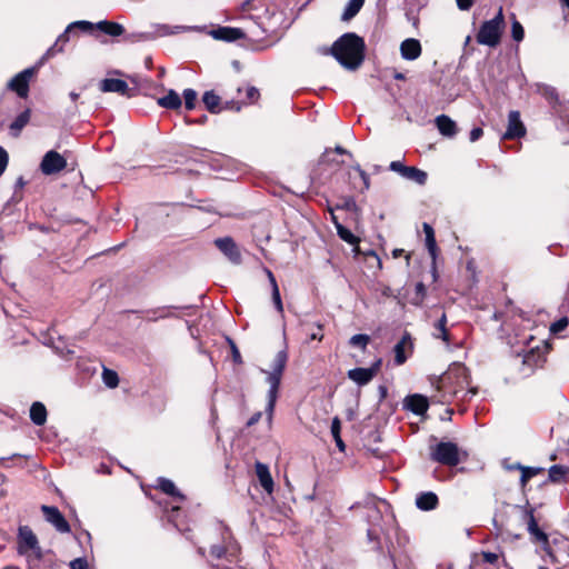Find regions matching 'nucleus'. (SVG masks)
<instances>
[{"mask_svg":"<svg viewBox=\"0 0 569 569\" xmlns=\"http://www.w3.org/2000/svg\"><path fill=\"white\" fill-rule=\"evenodd\" d=\"M342 67L357 70L366 57V42L355 32L339 37L328 51Z\"/></svg>","mask_w":569,"mask_h":569,"instance_id":"1","label":"nucleus"},{"mask_svg":"<svg viewBox=\"0 0 569 569\" xmlns=\"http://www.w3.org/2000/svg\"><path fill=\"white\" fill-rule=\"evenodd\" d=\"M289 356L287 348L280 350L274 356L272 361L271 371L267 376V382L270 385V389L268 391V403L266 411L271 419L274 406L278 399L279 388L281 385V379L287 367Z\"/></svg>","mask_w":569,"mask_h":569,"instance_id":"2","label":"nucleus"},{"mask_svg":"<svg viewBox=\"0 0 569 569\" xmlns=\"http://www.w3.org/2000/svg\"><path fill=\"white\" fill-rule=\"evenodd\" d=\"M506 27L505 16L502 8L500 7L497 14L487 21H483L480 26L476 40L479 44L496 48L500 41Z\"/></svg>","mask_w":569,"mask_h":569,"instance_id":"3","label":"nucleus"},{"mask_svg":"<svg viewBox=\"0 0 569 569\" xmlns=\"http://www.w3.org/2000/svg\"><path fill=\"white\" fill-rule=\"evenodd\" d=\"M469 383L468 369L462 365H458L450 368L442 377H440L437 390L443 391L451 397H456L458 392L463 390L469 386Z\"/></svg>","mask_w":569,"mask_h":569,"instance_id":"4","label":"nucleus"},{"mask_svg":"<svg viewBox=\"0 0 569 569\" xmlns=\"http://www.w3.org/2000/svg\"><path fill=\"white\" fill-rule=\"evenodd\" d=\"M92 27V22L84 20L70 23L66 30L57 38L56 42L40 58V64H43L47 60L53 58L56 54L63 52L64 44L70 41L71 36L76 34L78 30L91 33Z\"/></svg>","mask_w":569,"mask_h":569,"instance_id":"5","label":"nucleus"},{"mask_svg":"<svg viewBox=\"0 0 569 569\" xmlns=\"http://www.w3.org/2000/svg\"><path fill=\"white\" fill-rule=\"evenodd\" d=\"M430 459L447 467H456L461 462V451L457 443L440 441L430 447Z\"/></svg>","mask_w":569,"mask_h":569,"instance_id":"6","label":"nucleus"},{"mask_svg":"<svg viewBox=\"0 0 569 569\" xmlns=\"http://www.w3.org/2000/svg\"><path fill=\"white\" fill-rule=\"evenodd\" d=\"M543 550L546 552V561L558 567L569 566V539H555L552 543L548 541V545H545Z\"/></svg>","mask_w":569,"mask_h":569,"instance_id":"7","label":"nucleus"},{"mask_svg":"<svg viewBox=\"0 0 569 569\" xmlns=\"http://www.w3.org/2000/svg\"><path fill=\"white\" fill-rule=\"evenodd\" d=\"M40 60L32 67L17 73L7 84V88L18 94V97L26 99L30 90V80L39 72Z\"/></svg>","mask_w":569,"mask_h":569,"instance_id":"8","label":"nucleus"},{"mask_svg":"<svg viewBox=\"0 0 569 569\" xmlns=\"http://www.w3.org/2000/svg\"><path fill=\"white\" fill-rule=\"evenodd\" d=\"M547 345L530 347L523 350L522 366L526 375L533 372L537 368H541L546 362Z\"/></svg>","mask_w":569,"mask_h":569,"instance_id":"9","label":"nucleus"},{"mask_svg":"<svg viewBox=\"0 0 569 569\" xmlns=\"http://www.w3.org/2000/svg\"><path fill=\"white\" fill-rule=\"evenodd\" d=\"M210 558L213 566L218 569H226L228 565L236 561L237 555L234 548H229L224 545H213L209 550Z\"/></svg>","mask_w":569,"mask_h":569,"instance_id":"10","label":"nucleus"},{"mask_svg":"<svg viewBox=\"0 0 569 569\" xmlns=\"http://www.w3.org/2000/svg\"><path fill=\"white\" fill-rule=\"evenodd\" d=\"M67 168L66 158L56 150L48 151L40 163V170L46 176L56 174Z\"/></svg>","mask_w":569,"mask_h":569,"instance_id":"11","label":"nucleus"},{"mask_svg":"<svg viewBox=\"0 0 569 569\" xmlns=\"http://www.w3.org/2000/svg\"><path fill=\"white\" fill-rule=\"evenodd\" d=\"M382 359H377L369 368L358 367L348 371V378L359 386L368 385L380 371Z\"/></svg>","mask_w":569,"mask_h":569,"instance_id":"12","label":"nucleus"},{"mask_svg":"<svg viewBox=\"0 0 569 569\" xmlns=\"http://www.w3.org/2000/svg\"><path fill=\"white\" fill-rule=\"evenodd\" d=\"M39 540L29 526L18 528L17 551L19 555H28L30 549L37 548Z\"/></svg>","mask_w":569,"mask_h":569,"instance_id":"13","label":"nucleus"},{"mask_svg":"<svg viewBox=\"0 0 569 569\" xmlns=\"http://www.w3.org/2000/svg\"><path fill=\"white\" fill-rule=\"evenodd\" d=\"M41 511L46 520L50 522L59 532L68 533L71 531L69 522L57 507L43 505L41 507Z\"/></svg>","mask_w":569,"mask_h":569,"instance_id":"14","label":"nucleus"},{"mask_svg":"<svg viewBox=\"0 0 569 569\" xmlns=\"http://www.w3.org/2000/svg\"><path fill=\"white\" fill-rule=\"evenodd\" d=\"M526 127L520 119V112L512 110L508 114V127L502 136L505 140L522 138L526 134Z\"/></svg>","mask_w":569,"mask_h":569,"instance_id":"15","label":"nucleus"},{"mask_svg":"<svg viewBox=\"0 0 569 569\" xmlns=\"http://www.w3.org/2000/svg\"><path fill=\"white\" fill-rule=\"evenodd\" d=\"M99 88L102 92H116L121 96L132 98L136 89L130 88L124 80L107 78L100 81Z\"/></svg>","mask_w":569,"mask_h":569,"instance_id":"16","label":"nucleus"},{"mask_svg":"<svg viewBox=\"0 0 569 569\" xmlns=\"http://www.w3.org/2000/svg\"><path fill=\"white\" fill-rule=\"evenodd\" d=\"M413 352V341L409 332H405L401 339L393 347L395 363L403 365Z\"/></svg>","mask_w":569,"mask_h":569,"instance_id":"17","label":"nucleus"},{"mask_svg":"<svg viewBox=\"0 0 569 569\" xmlns=\"http://www.w3.org/2000/svg\"><path fill=\"white\" fill-rule=\"evenodd\" d=\"M214 244L232 263L241 262V252L231 237L218 238Z\"/></svg>","mask_w":569,"mask_h":569,"instance_id":"18","label":"nucleus"},{"mask_svg":"<svg viewBox=\"0 0 569 569\" xmlns=\"http://www.w3.org/2000/svg\"><path fill=\"white\" fill-rule=\"evenodd\" d=\"M405 408L417 416H423L429 409V400L420 393L409 395L405 399Z\"/></svg>","mask_w":569,"mask_h":569,"instance_id":"19","label":"nucleus"},{"mask_svg":"<svg viewBox=\"0 0 569 569\" xmlns=\"http://www.w3.org/2000/svg\"><path fill=\"white\" fill-rule=\"evenodd\" d=\"M422 229L426 234V247L429 251V254L432 259V271H433V278H437V268H436V259L439 252V248L437 246L436 236L433 228L427 223H422Z\"/></svg>","mask_w":569,"mask_h":569,"instance_id":"20","label":"nucleus"},{"mask_svg":"<svg viewBox=\"0 0 569 569\" xmlns=\"http://www.w3.org/2000/svg\"><path fill=\"white\" fill-rule=\"evenodd\" d=\"M211 36L217 40L227 42H232L246 38L242 29L233 27H218L211 31Z\"/></svg>","mask_w":569,"mask_h":569,"instance_id":"21","label":"nucleus"},{"mask_svg":"<svg viewBox=\"0 0 569 569\" xmlns=\"http://www.w3.org/2000/svg\"><path fill=\"white\" fill-rule=\"evenodd\" d=\"M422 48L419 40L409 38L401 42L400 53L406 60H416L421 56Z\"/></svg>","mask_w":569,"mask_h":569,"instance_id":"22","label":"nucleus"},{"mask_svg":"<svg viewBox=\"0 0 569 569\" xmlns=\"http://www.w3.org/2000/svg\"><path fill=\"white\" fill-rule=\"evenodd\" d=\"M92 26H93L92 31L99 30V31L103 32L104 34L113 37V38L120 37L122 34H124V32H126V29L122 24L114 22V21H109V20H102L97 23H92Z\"/></svg>","mask_w":569,"mask_h":569,"instance_id":"23","label":"nucleus"},{"mask_svg":"<svg viewBox=\"0 0 569 569\" xmlns=\"http://www.w3.org/2000/svg\"><path fill=\"white\" fill-rule=\"evenodd\" d=\"M416 506L422 511H431L439 506V498L432 491L420 492L416 497Z\"/></svg>","mask_w":569,"mask_h":569,"instance_id":"24","label":"nucleus"},{"mask_svg":"<svg viewBox=\"0 0 569 569\" xmlns=\"http://www.w3.org/2000/svg\"><path fill=\"white\" fill-rule=\"evenodd\" d=\"M535 510L529 508L526 510V519L528 525V531L535 537V540L548 545V536L539 528L538 522L533 515Z\"/></svg>","mask_w":569,"mask_h":569,"instance_id":"25","label":"nucleus"},{"mask_svg":"<svg viewBox=\"0 0 569 569\" xmlns=\"http://www.w3.org/2000/svg\"><path fill=\"white\" fill-rule=\"evenodd\" d=\"M154 488L166 493L167 496L172 497L176 500H186V496L177 489L176 485L170 479L159 477L157 479V485L154 486Z\"/></svg>","mask_w":569,"mask_h":569,"instance_id":"26","label":"nucleus"},{"mask_svg":"<svg viewBox=\"0 0 569 569\" xmlns=\"http://www.w3.org/2000/svg\"><path fill=\"white\" fill-rule=\"evenodd\" d=\"M439 132L448 138H452L458 132L457 123L447 114H440L435 120Z\"/></svg>","mask_w":569,"mask_h":569,"instance_id":"27","label":"nucleus"},{"mask_svg":"<svg viewBox=\"0 0 569 569\" xmlns=\"http://www.w3.org/2000/svg\"><path fill=\"white\" fill-rule=\"evenodd\" d=\"M256 475L259 479L261 487L271 493L273 490V480L267 465L257 461L256 462Z\"/></svg>","mask_w":569,"mask_h":569,"instance_id":"28","label":"nucleus"},{"mask_svg":"<svg viewBox=\"0 0 569 569\" xmlns=\"http://www.w3.org/2000/svg\"><path fill=\"white\" fill-rule=\"evenodd\" d=\"M202 102L204 103L206 109L212 114H218L222 111L221 97L213 90H209L203 93Z\"/></svg>","mask_w":569,"mask_h":569,"instance_id":"29","label":"nucleus"},{"mask_svg":"<svg viewBox=\"0 0 569 569\" xmlns=\"http://www.w3.org/2000/svg\"><path fill=\"white\" fill-rule=\"evenodd\" d=\"M157 102L160 107L169 110H178L182 104L180 96L173 89H170L167 96L159 98Z\"/></svg>","mask_w":569,"mask_h":569,"instance_id":"30","label":"nucleus"},{"mask_svg":"<svg viewBox=\"0 0 569 569\" xmlns=\"http://www.w3.org/2000/svg\"><path fill=\"white\" fill-rule=\"evenodd\" d=\"M433 336L438 339H441L443 342L449 345L451 342V336L447 328V315L442 312L441 317L433 325Z\"/></svg>","mask_w":569,"mask_h":569,"instance_id":"31","label":"nucleus"},{"mask_svg":"<svg viewBox=\"0 0 569 569\" xmlns=\"http://www.w3.org/2000/svg\"><path fill=\"white\" fill-rule=\"evenodd\" d=\"M47 409L42 402L36 401L30 408V419L36 426H43L47 421Z\"/></svg>","mask_w":569,"mask_h":569,"instance_id":"32","label":"nucleus"},{"mask_svg":"<svg viewBox=\"0 0 569 569\" xmlns=\"http://www.w3.org/2000/svg\"><path fill=\"white\" fill-rule=\"evenodd\" d=\"M31 117V110L26 109L11 122L10 130L14 137H18L21 130L29 123Z\"/></svg>","mask_w":569,"mask_h":569,"instance_id":"33","label":"nucleus"},{"mask_svg":"<svg viewBox=\"0 0 569 569\" xmlns=\"http://www.w3.org/2000/svg\"><path fill=\"white\" fill-rule=\"evenodd\" d=\"M330 431L340 452H346V443L341 438V420L338 416L332 418Z\"/></svg>","mask_w":569,"mask_h":569,"instance_id":"34","label":"nucleus"},{"mask_svg":"<svg viewBox=\"0 0 569 569\" xmlns=\"http://www.w3.org/2000/svg\"><path fill=\"white\" fill-rule=\"evenodd\" d=\"M365 1L366 0H349L341 14V20L350 21L351 19H353L363 7Z\"/></svg>","mask_w":569,"mask_h":569,"instance_id":"35","label":"nucleus"},{"mask_svg":"<svg viewBox=\"0 0 569 569\" xmlns=\"http://www.w3.org/2000/svg\"><path fill=\"white\" fill-rule=\"evenodd\" d=\"M403 178L415 181L416 183L423 186L427 182L428 174L426 171L417 167H408Z\"/></svg>","mask_w":569,"mask_h":569,"instance_id":"36","label":"nucleus"},{"mask_svg":"<svg viewBox=\"0 0 569 569\" xmlns=\"http://www.w3.org/2000/svg\"><path fill=\"white\" fill-rule=\"evenodd\" d=\"M27 557V562L30 569H36L39 567V563L44 558V551L40 547V545H37V548L30 549L28 555H24Z\"/></svg>","mask_w":569,"mask_h":569,"instance_id":"37","label":"nucleus"},{"mask_svg":"<svg viewBox=\"0 0 569 569\" xmlns=\"http://www.w3.org/2000/svg\"><path fill=\"white\" fill-rule=\"evenodd\" d=\"M543 472H545V468L525 466V468L521 471V476H520L521 489L526 490V487H527L528 482L530 481V479H532L533 477H536L540 473H543Z\"/></svg>","mask_w":569,"mask_h":569,"instance_id":"38","label":"nucleus"},{"mask_svg":"<svg viewBox=\"0 0 569 569\" xmlns=\"http://www.w3.org/2000/svg\"><path fill=\"white\" fill-rule=\"evenodd\" d=\"M568 473L569 468L560 465H553L548 470L549 480L551 482H561Z\"/></svg>","mask_w":569,"mask_h":569,"instance_id":"39","label":"nucleus"},{"mask_svg":"<svg viewBox=\"0 0 569 569\" xmlns=\"http://www.w3.org/2000/svg\"><path fill=\"white\" fill-rule=\"evenodd\" d=\"M102 380L109 388H116L119 385V376L114 370L104 368L102 371Z\"/></svg>","mask_w":569,"mask_h":569,"instance_id":"40","label":"nucleus"},{"mask_svg":"<svg viewBox=\"0 0 569 569\" xmlns=\"http://www.w3.org/2000/svg\"><path fill=\"white\" fill-rule=\"evenodd\" d=\"M337 231L339 237L349 244H357L359 242V238L355 236L348 228L342 224H337Z\"/></svg>","mask_w":569,"mask_h":569,"instance_id":"41","label":"nucleus"},{"mask_svg":"<svg viewBox=\"0 0 569 569\" xmlns=\"http://www.w3.org/2000/svg\"><path fill=\"white\" fill-rule=\"evenodd\" d=\"M183 99H184V107L187 110H193L196 108L198 93L193 89H184L183 90Z\"/></svg>","mask_w":569,"mask_h":569,"instance_id":"42","label":"nucleus"},{"mask_svg":"<svg viewBox=\"0 0 569 569\" xmlns=\"http://www.w3.org/2000/svg\"><path fill=\"white\" fill-rule=\"evenodd\" d=\"M511 37L515 41L520 42L525 38V29L522 24L513 17L511 23Z\"/></svg>","mask_w":569,"mask_h":569,"instance_id":"43","label":"nucleus"},{"mask_svg":"<svg viewBox=\"0 0 569 569\" xmlns=\"http://www.w3.org/2000/svg\"><path fill=\"white\" fill-rule=\"evenodd\" d=\"M370 342V337L365 333H358L350 338L349 343L353 347H359L362 350L366 349L367 345Z\"/></svg>","mask_w":569,"mask_h":569,"instance_id":"44","label":"nucleus"},{"mask_svg":"<svg viewBox=\"0 0 569 569\" xmlns=\"http://www.w3.org/2000/svg\"><path fill=\"white\" fill-rule=\"evenodd\" d=\"M416 297L413 298L412 303L416 306H420L426 298L427 288L422 282H418L415 287Z\"/></svg>","mask_w":569,"mask_h":569,"instance_id":"45","label":"nucleus"},{"mask_svg":"<svg viewBox=\"0 0 569 569\" xmlns=\"http://www.w3.org/2000/svg\"><path fill=\"white\" fill-rule=\"evenodd\" d=\"M246 98H247L246 100L241 101V102H243V106L254 103L259 100L260 92L256 87L250 86L246 90Z\"/></svg>","mask_w":569,"mask_h":569,"instance_id":"46","label":"nucleus"},{"mask_svg":"<svg viewBox=\"0 0 569 569\" xmlns=\"http://www.w3.org/2000/svg\"><path fill=\"white\" fill-rule=\"evenodd\" d=\"M569 325V320L567 317H561L550 326V332L552 335H558L562 332Z\"/></svg>","mask_w":569,"mask_h":569,"instance_id":"47","label":"nucleus"},{"mask_svg":"<svg viewBox=\"0 0 569 569\" xmlns=\"http://www.w3.org/2000/svg\"><path fill=\"white\" fill-rule=\"evenodd\" d=\"M352 169L358 173L359 178L361 179L362 186L360 187V191L368 190L370 187V178L368 173L361 169L359 164L353 166Z\"/></svg>","mask_w":569,"mask_h":569,"instance_id":"48","label":"nucleus"},{"mask_svg":"<svg viewBox=\"0 0 569 569\" xmlns=\"http://www.w3.org/2000/svg\"><path fill=\"white\" fill-rule=\"evenodd\" d=\"M542 96L548 100L550 103H557L559 100L558 92L552 87H546L542 90Z\"/></svg>","mask_w":569,"mask_h":569,"instance_id":"49","label":"nucleus"},{"mask_svg":"<svg viewBox=\"0 0 569 569\" xmlns=\"http://www.w3.org/2000/svg\"><path fill=\"white\" fill-rule=\"evenodd\" d=\"M357 208V203L352 197H347L342 199L341 203L336 206V209H342L347 211H352Z\"/></svg>","mask_w":569,"mask_h":569,"instance_id":"50","label":"nucleus"},{"mask_svg":"<svg viewBox=\"0 0 569 569\" xmlns=\"http://www.w3.org/2000/svg\"><path fill=\"white\" fill-rule=\"evenodd\" d=\"M272 301L276 306V309L282 313L283 312V305H282V300H281V296H280V291H279V287L278 284H274V289L272 290Z\"/></svg>","mask_w":569,"mask_h":569,"instance_id":"51","label":"nucleus"},{"mask_svg":"<svg viewBox=\"0 0 569 569\" xmlns=\"http://www.w3.org/2000/svg\"><path fill=\"white\" fill-rule=\"evenodd\" d=\"M243 106V102L239 100H228L224 103H221L222 110H233L239 112Z\"/></svg>","mask_w":569,"mask_h":569,"instance_id":"52","label":"nucleus"},{"mask_svg":"<svg viewBox=\"0 0 569 569\" xmlns=\"http://www.w3.org/2000/svg\"><path fill=\"white\" fill-rule=\"evenodd\" d=\"M9 162V154L3 147L0 146V177L6 171Z\"/></svg>","mask_w":569,"mask_h":569,"instance_id":"53","label":"nucleus"},{"mask_svg":"<svg viewBox=\"0 0 569 569\" xmlns=\"http://www.w3.org/2000/svg\"><path fill=\"white\" fill-rule=\"evenodd\" d=\"M317 330L309 333L308 341L318 340L322 341L323 339V325L317 323Z\"/></svg>","mask_w":569,"mask_h":569,"instance_id":"54","label":"nucleus"},{"mask_svg":"<svg viewBox=\"0 0 569 569\" xmlns=\"http://www.w3.org/2000/svg\"><path fill=\"white\" fill-rule=\"evenodd\" d=\"M71 569H90L86 558H76L70 562Z\"/></svg>","mask_w":569,"mask_h":569,"instance_id":"55","label":"nucleus"},{"mask_svg":"<svg viewBox=\"0 0 569 569\" xmlns=\"http://www.w3.org/2000/svg\"><path fill=\"white\" fill-rule=\"evenodd\" d=\"M408 166H405L402 162L400 161H392L389 166V169L391 171H395L397 173H399L400 176H405L406 173V170H407Z\"/></svg>","mask_w":569,"mask_h":569,"instance_id":"56","label":"nucleus"},{"mask_svg":"<svg viewBox=\"0 0 569 569\" xmlns=\"http://www.w3.org/2000/svg\"><path fill=\"white\" fill-rule=\"evenodd\" d=\"M456 2H457V7L459 8V10L468 11L472 8L476 0H456Z\"/></svg>","mask_w":569,"mask_h":569,"instance_id":"57","label":"nucleus"},{"mask_svg":"<svg viewBox=\"0 0 569 569\" xmlns=\"http://www.w3.org/2000/svg\"><path fill=\"white\" fill-rule=\"evenodd\" d=\"M367 536H368V539H369L370 541H373V542H375V545H376V546H375V548H376L377 550H381V543H380L379 537H378V535L375 532V530L369 529V530L367 531Z\"/></svg>","mask_w":569,"mask_h":569,"instance_id":"58","label":"nucleus"},{"mask_svg":"<svg viewBox=\"0 0 569 569\" xmlns=\"http://www.w3.org/2000/svg\"><path fill=\"white\" fill-rule=\"evenodd\" d=\"M483 136V130L480 127H476L470 131L469 139L471 142H476Z\"/></svg>","mask_w":569,"mask_h":569,"instance_id":"59","label":"nucleus"},{"mask_svg":"<svg viewBox=\"0 0 569 569\" xmlns=\"http://www.w3.org/2000/svg\"><path fill=\"white\" fill-rule=\"evenodd\" d=\"M366 258L367 259H373V261L377 263V267L379 270L382 269V262H381V259L379 258V256L376 253V251L373 250H370L366 253Z\"/></svg>","mask_w":569,"mask_h":569,"instance_id":"60","label":"nucleus"},{"mask_svg":"<svg viewBox=\"0 0 569 569\" xmlns=\"http://www.w3.org/2000/svg\"><path fill=\"white\" fill-rule=\"evenodd\" d=\"M482 558L486 562L495 565L498 561V555L493 552H483Z\"/></svg>","mask_w":569,"mask_h":569,"instance_id":"61","label":"nucleus"},{"mask_svg":"<svg viewBox=\"0 0 569 569\" xmlns=\"http://www.w3.org/2000/svg\"><path fill=\"white\" fill-rule=\"evenodd\" d=\"M231 348H232V359L236 363H241L242 362V358H241V355L237 348V346L231 342Z\"/></svg>","mask_w":569,"mask_h":569,"instance_id":"62","label":"nucleus"},{"mask_svg":"<svg viewBox=\"0 0 569 569\" xmlns=\"http://www.w3.org/2000/svg\"><path fill=\"white\" fill-rule=\"evenodd\" d=\"M261 416L262 413L260 411L253 413L250 419L247 421V427H252L254 426L260 419H261Z\"/></svg>","mask_w":569,"mask_h":569,"instance_id":"63","label":"nucleus"},{"mask_svg":"<svg viewBox=\"0 0 569 569\" xmlns=\"http://www.w3.org/2000/svg\"><path fill=\"white\" fill-rule=\"evenodd\" d=\"M208 121V116L206 114H202L200 118L198 119H194V120H187V123L189 124H204L206 122Z\"/></svg>","mask_w":569,"mask_h":569,"instance_id":"64","label":"nucleus"}]
</instances>
